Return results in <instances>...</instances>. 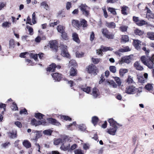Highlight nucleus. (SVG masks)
I'll return each instance as SVG.
<instances>
[{
    "label": "nucleus",
    "instance_id": "26",
    "mask_svg": "<svg viewBox=\"0 0 154 154\" xmlns=\"http://www.w3.org/2000/svg\"><path fill=\"white\" fill-rule=\"evenodd\" d=\"M147 37L150 40H154V32H150L147 34Z\"/></svg>",
    "mask_w": 154,
    "mask_h": 154
},
{
    "label": "nucleus",
    "instance_id": "12",
    "mask_svg": "<svg viewBox=\"0 0 154 154\" xmlns=\"http://www.w3.org/2000/svg\"><path fill=\"white\" fill-rule=\"evenodd\" d=\"M51 75L55 81H60L62 78L61 74L57 72L52 74Z\"/></svg>",
    "mask_w": 154,
    "mask_h": 154
},
{
    "label": "nucleus",
    "instance_id": "2",
    "mask_svg": "<svg viewBox=\"0 0 154 154\" xmlns=\"http://www.w3.org/2000/svg\"><path fill=\"white\" fill-rule=\"evenodd\" d=\"M101 32L103 35L106 38L109 39H113L114 37V35L112 33H110L106 28L102 29Z\"/></svg>",
    "mask_w": 154,
    "mask_h": 154
},
{
    "label": "nucleus",
    "instance_id": "24",
    "mask_svg": "<svg viewBox=\"0 0 154 154\" xmlns=\"http://www.w3.org/2000/svg\"><path fill=\"white\" fill-rule=\"evenodd\" d=\"M81 88L83 91L86 92L87 93H89L91 91V88L85 85V86H82L81 87Z\"/></svg>",
    "mask_w": 154,
    "mask_h": 154
},
{
    "label": "nucleus",
    "instance_id": "58",
    "mask_svg": "<svg viewBox=\"0 0 154 154\" xmlns=\"http://www.w3.org/2000/svg\"><path fill=\"white\" fill-rule=\"evenodd\" d=\"M42 131H35L33 130L32 132V133H34V134H35V135H40L42 133Z\"/></svg>",
    "mask_w": 154,
    "mask_h": 154
},
{
    "label": "nucleus",
    "instance_id": "5",
    "mask_svg": "<svg viewBox=\"0 0 154 154\" xmlns=\"http://www.w3.org/2000/svg\"><path fill=\"white\" fill-rule=\"evenodd\" d=\"M136 91V88L133 86H128L126 88L125 92L129 94H133Z\"/></svg>",
    "mask_w": 154,
    "mask_h": 154
},
{
    "label": "nucleus",
    "instance_id": "57",
    "mask_svg": "<svg viewBox=\"0 0 154 154\" xmlns=\"http://www.w3.org/2000/svg\"><path fill=\"white\" fill-rule=\"evenodd\" d=\"M94 32H92L90 36V40L92 42L94 40Z\"/></svg>",
    "mask_w": 154,
    "mask_h": 154
},
{
    "label": "nucleus",
    "instance_id": "1",
    "mask_svg": "<svg viewBox=\"0 0 154 154\" xmlns=\"http://www.w3.org/2000/svg\"><path fill=\"white\" fill-rule=\"evenodd\" d=\"M142 62L150 69L154 68V55L151 57L148 56H143L140 58Z\"/></svg>",
    "mask_w": 154,
    "mask_h": 154
},
{
    "label": "nucleus",
    "instance_id": "8",
    "mask_svg": "<svg viewBox=\"0 0 154 154\" xmlns=\"http://www.w3.org/2000/svg\"><path fill=\"white\" fill-rule=\"evenodd\" d=\"M69 138L67 136H65L63 139L60 138L54 139V145H58L60 143H62L64 141L66 142L67 141H69Z\"/></svg>",
    "mask_w": 154,
    "mask_h": 154
},
{
    "label": "nucleus",
    "instance_id": "29",
    "mask_svg": "<svg viewBox=\"0 0 154 154\" xmlns=\"http://www.w3.org/2000/svg\"><path fill=\"white\" fill-rule=\"evenodd\" d=\"M121 39L122 41L125 43L128 42L129 41L128 36L126 35H122Z\"/></svg>",
    "mask_w": 154,
    "mask_h": 154
},
{
    "label": "nucleus",
    "instance_id": "20",
    "mask_svg": "<svg viewBox=\"0 0 154 154\" xmlns=\"http://www.w3.org/2000/svg\"><path fill=\"white\" fill-rule=\"evenodd\" d=\"M72 25L73 26L79 28L80 27V23L78 20H72Z\"/></svg>",
    "mask_w": 154,
    "mask_h": 154
},
{
    "label": "nucleus",
    "instance_id": "42",
    "mask_svg": "<svg viewBox=\"0 0 154 154\" xmlns=\"http://www.w3.org/2000/svg\"><path fill=\"white\" fill-rule=\"evenodd\" d=\"M109 69L110 71L113 73H115L116 72V68L114 66H109Z\"/></svg>",
    "mask_w": 154,
    "mask_h": 154
},
{
    "label": "nucleus",
    "instance_id": "4",
    "mask_svg": "<svg viewBox=\"0 0 154 154\" xmlns=\"http://www.w3.org/2000/svg\"><path fill=\"white\" fill-rule=\"evenodd\" d=\"M61 48V55L64 57L69 58L70 55L67 50V47L64 45H61L60 46Z\"/></svg>",
    "mask_w": 154,
    "mask_h": 154
},
{
    "label": "nucleus",
    "instance_id": "49",
    "mask_svg": "<svg viewBox=\"0 0 154 154\" xmlns=\"http://www.w3.org/2000/svg\"><path fill=\"white\" fill-rule=\"evenodd\" d=\"M84 54V53L81 52H77L76 53V57H82L83 56Z\"/></svg>",
    "mask_w": 154,
    "mask_h": 154
},
{
    "label": "nucleus",
    "instance_id": "56",
    "mask_svg": "<svg viewBox=\"0 0 154 154\" xmlns=\"http://www.w3.org/2000/svg\"><path fill=\"white\" fill-rule=\"evenodd\" d=\"M62 34L61 36L62 38L66 40L67 38V34L64 31Z\"/></svg>",
    "mask_w": 154,
    "mask_h": 154
},
{
    "label": "nucleus",
    "instance_id": "59",
    "mask_svg": "<svg viewBox=\"0 0 154 154\" xmlns=\"http://www.w3.org/2000/svg\"><path fill=\"white\" fill-rule=\"evenodd\" d=\"M20 114H22L23 113L25 114H28L27 110L25 108H24L23 110H21L20 112Z\"/></svg>",
    "mask_w": 154,
    "mask_h": 154
},
{
    "label": "nucleus",
    "instance_id": "31",
    "mask_svg": "<svg viewBox=\"0 0 154 154\" xmlns=\"http://www.w3.org/2000/svg\"><path fill=\"white\" fill-rule=\"evenodd\" d=\"M147 23V22L143 20H139V22L137 23V25L140 26L146 25Z\"/></svg>",
    "mask_w": 154,
    "mask_h": 154
},
{
    "label": "nucleus",
    "instance_id": "64",
    "mask_svg": "<svg viewBox=\"0 0 154 154\" xmlns=\"http://www.w3.org/2000/svg\"><path fill=\"white\" fill-rule=\"evenodd\" d=\"M133 21L135 22L136 23H138L139 22V17H136L135 16L133 17Z\"/></svg>",
    "mask_w": 154,
    "mask_h": 154
},
{
    "label": "nucleus",
    "instance_id": "55",
    "mask_svg": "<svg viewBox=\"0 0 154 154\" xmlns=\"http://www.w3.org/2000/svg\"><path fill=\"white\" fill-rule=\"evenodd\" d=\"M26 28L27 29H28L29 34L30 35H32V33L33 32V29L32 28L29 26H27Z\"/></svg>",
    "mask_w": 154,
    "mask_h": 154
},
{
    "label": "nucleus",
    "instance_id": "40",
    "mask_svg": "<svg viewBox=\"0 0 154 154\" xmlns=\"http://www.w3.org/2000/svg\"><path fill=\"white\" fill-rule=\"evenodd\" d=\"M76 74V70L73 68H71L70 71V75L72 76H74Z\"/></svg>",
    "mask_w": 154,
    "mask_h": 154
},
{
    "label": "nucleus",
    "instance_id": "50",
    "mask_svg": "<svg viewBox=\"0 0 154 154\" xmlns=\"http://www.w3.org/2000/svg\"><path fill=\"white\" fill-rule=\"evenodd\" d=\"M41 5L43 6L44 8L46 9V10H48V5L47 4L46 2H43L41 3Z\"/></svg>",
    "mask_w": 154,
    "mask_h": 154
},
{
    "label": "nucleus",
    "instance_id": "25",
    "mask_svg": "<svg viewBox=\"0 0 154 154\" xmlns=\"http://www.w3.org/2000/svg\"><path fill=\"white\" fill-rule=\"evenodd\" d=\"M98 90L96 88H93L92 90V95L94 97L96 98L99 95L98 93Z\"/></svg>",
    "mask_w": 154,
    "mask_h": 154
},
{
    "label": "nucleus",
    "instance_id": "11",
    "mask_svg": "<svg viewBox=\"0 0 154 154\" xmlns=\"http://www.w3.org/2000/svg\"><path fill=\"white\" fill-rule=\"evenodd\" d=\"M108 121L109 123L110 126L121 127L122 126V125L117 123L112 118L109 119Z\"/></svg>",
    "mask_w": 154,
    "mask_h": 154
},
{
    "label": "nucleus",
    "instance_id": "51",
    "mask_svg": "<svg viewBox=\"0 0 154 154\" xmlns=\"http://www.w3.org/2000/svg\"><path fill=\"white\" fill-rule=\"evenodd\" d=\"M82 13L86 17H88L90 14L89 11H88L87 9L82 12Z\"/></svg>",
    "mask_w": 154,
    "mask_h": 154
},
{
    "label": "nucleus",
    "instance_id": "21",
    "mask_svg": "<svg viewBox=\"0 0 154 154\" xmlns=\"http://www.w3.org/2000/svg\"><path fill=\"white\" fill-rule=\"evenodd\" d=\"M106 26L110 28L114 29L116 27V24L115 23L113 22L106 23Z\"/></svg>",
    "mask_w": 154,
    "mask_h": 154
},
{
    "label": "nucleus",
    "instance_id": "22",
    "mask_svg": "<svg viewBox=\"0 0 154 154\" xmlns=\"http://www.w3.org/2000/svg\"><path fill=\"white\" fill-rule=\"evenodd\" d=\"M81 26H82L83 28L86 27L88 26L87 21L85 19H82L81 20L80 27Z\"/></svg>",
    "mask_w": 154,
    "mask_h": 154
},
{
    "label": "nucleus",
    "instance_id": "18",
    "mask_svg": "<svg viewBox=\"0 0 154 154\" xmlns=\"http://www.w3.org/2000/svg\"><path fill=\"white\" fill-rule=\"evenodd\" d=\"M23 146L26 148H29L31 146V144L27 140H24L23 142Z\"/></svg>",
    "mask_w": 154,
    "mask_h": 154
},
{
    "label": "nucleus",
    "instance_id": "34",
    "mask_svg": "<svg viewBox=\"0 0 154 154\" xmlns=\"http://www.w3.org/2000/svg\"><path fill=\"white\" fill-rule=\"evenodd\" d=\"M57 29L58 32L60 33H63L64 31L63 27L61 25L58 26L57 27Z\"/></svg>",
    "mask_w": 154,
    "mask_h": 154
},
{
    "label": "nucleus",
    "instance_id": "44",
    "mask_svg": "<svg viewBox=\"0 0 154 154\" xmlns=\"http://www.w3.org/2000/svg\"><path fill=\"white\" fill-rule=\"evenodd\" d=\"M115 80L116 81L117 84L119 86L121 84V82L120 78L117 77H116L114 78Z\"/></svg>",
    "mask_w": 154,
    "mask_h": 154
},
{
    "label": "nucleus",
    "instance_id": "36",
    "mask_svg": "<svg viewBox=\"0 0 154 154\" xmlns=\"http://www.w3.org/2000/svg\"><path fill=\"white\" fill-rule=\"evenodd\" d=\"M11 25V23L9 22H5L2 23V26L4 27H9Z\"/></svg>",
    "mask_w": 154,
    "mask_h": 154
},
{
    "label": "nucleus",
    "instance_id": "63",
    "mask_svg": "<svg viewBox=\"0 0 154 154\" xmlns=\"http://www.w3.org/2000/svg\"><path fill=\"white\" fill-rule=\"evenodd\" d=\"M89 145L88 144L85 143L83 144V148L85 150L88 149H89Z\"/></svg>",
    "mask_w": 154,
    "mask_h": 154
},
{
    "label": "nucleus",
    "instance_id": "10",
    "mask_svg": "<svg viewBox=\"0 0 154 154\" xmlns=\"http://www.w3.org/2000/svg\"><path fill=\"white\" fill-rule=\"evenodd\" d=\"M118 126H110L109 129H107V132L110 135H115Z\"/></svg>",
    "mask_w": 154,
    "mask_h": 154
},
{
    "label": "nucleus",
    "instance_id": "14",
    "mask_svg": "<svg viewBox=\"0 0 154 154\" xmlns=\"http://www.w3.org/2000/svg\"><path fill=\"white\" fill-rule=\"evenodd\" d=\"M110 48L109 47H106L102 46L101 48L98 50H97V53L98 54H102V51L104 52L108 50H110Z\"/></svg>",
    "mask_w": 154,
    "mask_h": 154
},
{
    "label": "nucleus",
    "instance_id": "3",
    "mask_svg": "<svg viewBox=\"0 0 154 154\" xmlns=\"http://www.w3.org/2000/svg\"><path fill=\"white\" fill-rule=\"evenodd\" d=\"M69 141H67L63 142V144L60 147V149L64 151H69L70 150V144L69 142L71 141V139L69 138Z\"/></svg>",
    "mask_w": 154,
    "mask_h": 154
},
{
    "label": "nucleus",
    "instance_id": "62",
    "mask_svg": "<svg viewBox=\"0 0 154 154\" xmlns=\"http://www.w3.org/2000/svg\"><path fill=\"white\" fill-rule=\"evenodd\" d=\"M71 7V3L70 2H68L66 4V8L67 10H69Z\"/></svg>",
    "mask_w": 154,
    "mask_h": 154
},
{
    "label": "nucleus",
    "instance_id": "9",
    "mask_svg": "<svg viewBox=\"0 0 154 154\" xmlns=\"http://www.w3.org/2000/svg\"><path fill=\"white\" fill-rule=\"evenodd\" d=\"M97 68L94 65L92 64L89 65L88 68V71L90 73H94V75H96L97 74L96 72H97Z\"/></svg>",
    "mask_w": 154,
    "mask_h": 154
},
{
    "label": "nucleus",
    "instance_id": "7",
    "mask_svg": "<svg viewBox=\"0 0 154 154\" xmlns=\"http://www.w3.org/2000/svg\"><path fill=\"white\" fill-rule=\"evenodd\" d=\"M131 55L126 56L122 57L121 60H119V63L120 64H122L124 63H129L131 62Z\"/></svg>",
    "mask_w": 154,
    "mask_h": 154
},
{
    "label": "nucleus",
    "instance_id": "33",
    "mask_svg": "<svg viewBox=\"0 0 154 154\" xmlns=\"http://www.w3.org/2000/svg\"><path fill=\"white\" fill-rule=\"evenodd\" d=\"M44 116V115L40 113H35V118L39 119H43V116Z\"/></svg>",
    "mask_w": 154,
    "mask_h": 154
},
{
    "label": "nucleus",
    "instance_id": "35",
    "mask_svg": "<svg viewBox=\"0 0 154 154\" xmlns=\"http://www.w3.org/2000/svg\"><path fill=\"white\" fill-rule=\"evenodd\" d=\"M145 88L146 89L149 91L152 90L153 88V87L152 85V84H148L145 86Z\"/></svg>",
    "mask_w": 154,
    "mask_h": 154
},
{
    "label": "nucleus",
    "instance_id": "16",
    "mask_svg": "<svg viewBox=\"0 0 154 154\" xmlns=\"http://www.w3.org/2000/svg\"><path fill=\"white\" fill-rule=\"evenodd\" d=\"M134 65L135 69L138 70L142 71L143 69V67L140 65V63L138 61L134 63Z\"/></svg>",
    "mask_w": 154,
    "mask_h": 154
},
{
    "label": "nucleus",
    "instance_id": "54",
    "mask_svg": "<svg viewBox=\"0 0 154 154\" xmlns=\"http://www.w3.org/2000/svg\"><path fill=\"white\" fill-rule=\"evenodd\" d=\"M61 118L62 119H63L64 120L66 121L68 120L70 121L71 120V119L68 116H63L61 117Z\"/></svg>",
    "mask_w": 154,
    "mask_h": 154
},
{
    "label": "nucleus",
    "instance_id": "39",
    "mask_svg": "<svg viewBox=\"0 0 154 154\" xmlns=\"http://www.w3.org/2000/svg\"><path fill=\"white\" fill-rule=\"evenodd\" d=\"M128 27L126 26H122L119 27V29L122 32H125L127 31Z\"/></svg>",
    "mask_w": 154,
    "mask_h": 154
},
{
    "label": "nucleus",
    "instance_id": "19",
    "mask_svg": "<svg viewBox=\"0 0 154 154\" xmlns=\"http://www.w3.org/2000/svg\"><path fill=\"white\" fill-rule=\"evenodd\" d=\"M72 37L73 40L77 43H79L80 40L79 39L78 35L76 33H74L72 34Z\"/></svg>",
    "mask_w": 154,
    "mask_h": 154
},
{
    "label": "nucleus",
    "instance_id": "43",
    "mask_svg": "<svg viewBox=\"0 0 154 154\" xmlns=\"http://www.w3.org/2000/svg\"><path fill=\"white\" fill-rule=\"evenodd\" d=\"M9 48H14V42L13 39H11L9 41Z\"/></svg>",
    "mask_w": 154,
    "mask_h": 154
},
{
    "label": "nucleus",
    "instance_id": "52",
    "mask_svg": "<svg viewBox=\"0 0 154 154\" xmlns=\"http://www.w3.org/2000/svg\"><path fill=\"white\" fill-rule=\"evenodd\" d=\"M92 61L94 64L98 63L100 61V59L98 58H92Z\"/></svg>",
    "mask_w": 154,
    "mask_h": 154
},
{
    "label": "nucleus",
    "instance_id": "32",
    "mask_svg": "<svg viewBox=\"0 0 154 154\" xmlns=\"http://www.w3.org/2000/svg\"><path fill=\"white\" fill-rule=\"evenodd\" d=\"M134 33L136 35H140L143 34V32L140 30L137 29L134 30Z\"/></svg>",
    "mask_w": 154,
    "mask_h": 154
},
{
    "label": "nucleus",
    "instance_id": "47",
    "mask_svg": "<svg viewBox=\"0 0 154 154\" xmlns=\"http://www.w3.org/2000/svg\"><path fill=\"white\" fill-rule=\"evenodd\" d=\"M10 143L9 142H6L3 143L1 144V146L3 148H5L8 147V145H10Z\"/></svg>",
    "mask_w": 154,
    "mask_h": 154
},
{
    "label": "nucleus",
    "instance_id": "38",
    "mask_svg": "<svg viewBox=\"0 0 154 154\" xmlns=\"http://www.w3.org/2000/svg\"><path fill=\"white\" fill-rule=\"evenodd\" d=\"M108 10L112 14L114 15H116V12L114 8H112L109 7L108 8Z\"/></svg>",
    "mask_w": 154,
    "mask_h": 154
},
{
    "label": "nucleus",
    "instance_id": "61",
    "mask_svg": "<svg viewBox=\"0 0 154 154\" xmlns=\"http://www.w3.org/2000/svg\"><path fill=\"white\" fill-rule=\"evenodd\" d=\"M15 125L17 126L19 128H20L22 127V125L20 122L19 121H17L15 122Z\"/></svg>",
    "mask_w": 154,
    "mask_h": 154
},
{
    "label": "nucleus",
    "instance_id": "27",
    "mask_svg": "<svg viewBox=\"0 0 154 154\" xmlns=\"http://www.w3.org/2000/svg\"><path fill=\"white\" fill-rule=\"evenodd\" d=\"M76 122H73L72 123L70 124L69 125H67L66 128L70 130H72V128H75L76 127Z\"/></svg>",
    "mask_w": 154,
    "mask_h": 154
},
{
    "label": "nucleus",
    "instance_id": "46",
    "mask_svg": "<svg viewBox=\"0 0 154 154\" xmlns=\"http://www.w3.org/2000/svg\"><path fill=\"white\" fill-rule=\"evenodd\" d=\"M79 129L82 131H84L86 129L85 125L83 124L79 125Z\"/></svg>",
    "mask_w": 154,
    "mask_h": 154
},
{
    "label": "nucleus",
    "instance_id": "6",
    "mask_svg": "<svg viewBox=\"0 0 154 154\" xmlns=\"http://www.w3.org/2000/svg\"><path fill=\"white\" fill-rule=\"evenodd\" d=\"M61 66L59 65L57 66L54 63L50 65L47 68V71L49 72H53L55 71V69L57 68L58 69H60Z\"/></svg>",
    "mask_w": 154,
    "mask_h": 154
},
{
    "label": "nucleus",
    "instance_id": "28",
    "mask_svg": "<svg viewBox=\"0 0 154 154\" xmlns=\"http://www.w3.org/2000/svg\"><path fill=\"white\" fill-rule=\"evenodd\" d=\"M128 72V70L125 69H121L119 70V74L121 76H122L124 74Z\"/></svg>",
    "mask_w": 154,
    "mask_h": 154
},
{
    "label": "nucleus",
    "instance_id": "45",
    "mask_svg": "<svg viewBox=\"0 0 154 154\" xmlns=\"http://www.w3.org/2000/svg\"><path fill=\"white\" fill-rule=\"evenodd\" d=\"M137 79H138V81L141 83H143L144 82V79L143 78V76H137Z\"/></svg>",
    "mask_w": 154,
    "mask_h": 154
},
{
    "label": "nucleus",
    "instance_id": "48",
    "mask_svg": "<svg viewBox=\"0 0 154 154\" xmlns=\"http://www.w3.org/2000/svg\"><path fill=\"white\" fill-rule=\"evenodd\" d=\"M75 154H83L84 152L81 149H75L74 151Z\"/></svg>",
    "mask_w": 154,
    "mask_h": 154
},
{
    "label": "nucleus",
    "instance_id": "13",
    "mask_svg": "<svg viewBox=\"0 0 154 154\" xmlns=\"http://www.w3.org/2000/svg\"><path fill=\"white\" fill-rule=\"evenodd\" d=\"M49 122L54 125L59 126L60 125V123L57 120L53 118H48L47 119Z\"/></svg>",
    "mask_w": 154,
    "mask_h": 154
},
{
    "label": "nucleus",
    "instance_id": "15",
    "mask_svg": "<svg viewBox=\"0 0 154 154\" xmlns=\"http://www.w3.org/2000/svg\"><path fill=\"white\" fill-rule=\"evenodd\" d=\"M133 45L137 50L140 49L141 42L138 40H134Z\"/></svg>",
    "mask_w": 154,
    "mask_h": 154
},
{
    "label": "nucleus",
    "instance_id": "17",
    "mask_svg": "<svg viewBox=\"0 0 154 154\" xmlns=\"http://www.w3.org/2000/svg\"><path fill=\"white\" fill-rule=\"evenodd\" d=\"M50 46L51 48L54 49L56 51H57L58 46L56 41H52L50 42Z\"/></svg>",
    "mask_w": 154,
    "mask_h": 154
},
{
    "label": "nucleus",
    "instance_id": "53",
    "mask_svg": "<svg viewBox=\"0 0 154 154\" xmlns=\"http://www.w3.org/2000/svg\"><path fill=\"white\" fill-rule=\"evenodd\" d=\"M127 81L129 84L132 83L133 82L132 77H131L130 76H129L128 79H127Z\"/></svg>",
    "mask_w": 154,
    "mask_h": 154
},
{
    "label": "nucleus",
    "instance_id": "41",
    "mask_svg": "<svg viewBox=\"0 0 154 154\" xmlns=\"http://www.w3.org/2000/svg\"><path fill=\"white\" fill-rule=\"evenodd\" d=\"M52 132V131L50 129H48L43 131V133L45 135H51Z\"/></svg>",
    "mask_w": 154,
    "mask_h": 154
},
{
    "label": "nucleus",
    "instance_id": "23",
    "mask_svg": "<svg viewBox=\"0 0 154 154\" xmlns=\"http://www.w3.org/2000/svg\"><path fill=\"white\" fill-rule=\"evenodd\" d=\"M79 8L81 10L82 12L87 10L89 8L85 4H82L81 5L79 6Z\"/></svg>",
    "mask_w": 154,
    "mask_h": 154
},
{
    "label": "nucleus",
    "instance_id": "30",
    "mask_svg": "<svg viewBox=\"0 0 154 154\" xmlns=\"http://www.w3.org/2000/svg\"><path fill=\"white\" fill-rule=\"evenodd\" d=\"M98 120V118L96 116H94L92 118V122L94 126L97 124Z\"/></svg>",
    "mask_w": 154,
    "mask_h": 154
},
{
    "label": "nucleus",
    "instance_id": "37",
    "mask_svg": "<svg viewBox=\"0 0 154 154\" xmlns=\"http://www.w3.org/2000/svg\"><path fill=\"white\" fill-rule=\"evenodd\" d=\"M128 8V7L127 6H123L122 7L121 12L122 14L124 15H126L127 14V13L126 11V9Z\"/></svg>",
    "mask_w": 154,
    "mask_h": 154
},
{
    "label": "nucleus",
    "instance_id": "60",
    "mask_svg": "<svg viewBox=\"0 0 154 154\" xmlns=\"http://www.w3.org/2000/svg\"><path fill=\"white\" fill-rule=\"evenodd\" d=\"M13 108H12L13 110H16L18 109V108L15 103L14 102L13 104Z\"/></svg>",
    "mask_w": 154,
    "mask_h": 154
}]
</instances>
